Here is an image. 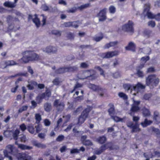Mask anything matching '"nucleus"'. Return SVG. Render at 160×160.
Segmentation results:
<instances>
[{"label":"nucleus","instance_id":"obj_3","mask_svg":"<svg viewBox=\"0 0 160 160\" xmlns=\"http://www.w3.org/2000/svg\"><path fill=\"white\" fill-rule=\"evenodd\" d=\"M133 26L134 23L133 22L129 20L127 23L122 26V30L124 32L132 34L134 32Z\"/></svg>","mask_w":160,"mask_h":160},{"label":"nucleus","instance_id":"obj_22","mask_svg":"<svg viewBox=\"0 0 160 160\" xmlns=\"http://www.w3.org/2000/svg\"><path fill=\"white\" fill-rule=\"evenodd\" d=\"M67 72L66 67L60 68L55 71V73L57 74H62Z\"/></svg>","mask_w":160,"mask_h":160},{"label":"nucleus","instance_id":"obj_49","mask_svg":"<svg viewBox=\"0 0 160 160\" xmlns=\"http://www.w3.org/2000/svg\"><path fill=\"white\" fill-rule=\"evenodd\" d=\"M79 150L77 148H73L71 149L70 153L71 154L79 153Z\"/></svg>","mask_w":160,"mask_h":160},{"label":"nucleus","instance_id":"obj_1","mask_svg":"<svg viewBox=\"0 0 160 160\" xmlns=\"http://www.w3.org/2000/svg\"><path fill=\"white\" fill-rule=\"evenodd\" d=\"M23 57L21 58L23 62L27 63L29 61H37L39 56L32 51H26L22 52Z\"/></svg>","mask_w":160,"mask_h":160},{"label":"nucleus","instance_id":"obj_16","mask_svg":"<svg viewBox=\"0 0 160 160\" xmlns=\"http://www.w3.org/2000/svg\"><path fill=\"white\" fill-rule=\"evenodd\" d=\"M32 143L34 146L38 148L43 149L46 148V146L45 144H42L41 142H38L37 140L32 141Z\"/></svg>","mask_w":160,"mask_h":160},{"label":"nucleus","instance_id":"obj_56","mask_svg":"<svg viewBox=\"0 0 160 160\" xmlns=\"http://www.w3.org/2000/svg\"><path fill=\"white\" fill-rule=\"evenodd\" d=\"M150 59V58L149 56H146L142 57L141 58V60L144 62L145 63L148 61Z\"/></svg>","mask_w":160,"mask_h":160},{"label":"nucleus","instance_id":"obj_38","mask_svg":"<svg viewBox=\"0 0 160 160\" xmlns=\"http://www.w3.org/2000/svg\"><path fill=\"white\" fill-rule=\"evenodd\" d=\"M83 145L86 146H91L93 145L92 142L90 140L88 139L82 143Z\"/></svg>","mask_w":160,"mask_h":160},{"label":"nucleus","instance_id":"obj_5","mask_svg":"<svg viewBox=\"0 0 160 160\" xmlns=\"http://www.w3.org/2000/svg\"><path fill=\"white\" fill-rule=\"evenodd\" d=\"M118 52L115 51H114L108 52H106L100 53V57L103 58H112L118 55Z\"/></svg>","mask_w":160,"mask_h":160},{"label":"nucleus","instance_id":"obj_63","mask_svg":"<svg viewBox=\"0 0 160 160\" xmlns=\"http://www.w3.org/2000/svg\"><path fill=\"white\" fill-rule=\"evenodd\" d=\"M103 36L96 37L93 38V40L97 42H98L101 41L103 38Z\"/></svg>","mask_w":160,"mask_h":160},{"label":"nucleus","instance_id":"obj_39","mask_svg":"<svg viewBox=\"0 0 160 160\" xmlns=\"http://www.w3.org/2000/svg\"><path fill=\"white\" fill-rule=\"evenodd\" d=\"M118 96L121 98H122L124 100H126L128 99V96L122 92H119L118 94Z\"/></svg>","mask_w":160,"mask_h":160},{"label":"nucleus","instance_id":"obj_12","mask_svg":"<svg viewBox=\"0 0 160 160\" xmlns=\"http://www.w3.org/2000/svg\"><path fill=\"white\" fill-rule=\"evenodd\" d=\"M140 109V108L138 106L135 105H132L129 114L131 116H134L135 113L138 112Z\"/></svg>","mask_w":160,"mask_h":160},{"label":"nucleus","instance_id":"obj_62","mask_svg":"<svg viewBox=\"0 0 160 160\" xmlns=\"http://www.w3.org/2000/svg\"><path fill=\"white\" fill-rule=\"evenodd\" d=\"M145 64L144 63H140V64L137 66L136 68V70H140L142 69L143 68H144V66Z\"/></svg>","mask_w":160,"mask_h":160},{"label":"nucleus","instance_id":"obj_44","mask_svg":"<svg viewBox=\"0 0 160 160\" xmlns=\"http://www.w3.org/2000/svg\"><path fill=\"white\" fill-rule=\"evenodd\" d=\"M20 129L22 132L25 131L27 129V126L25 125L24 123L21 124L19 126Z\"/></svg>","mask_w":160,"mask_h":160},{"label":"nucleus","instance_id":"obj_8","mask_svg":"<svg viewBox=\"0 0 160 160\" xmlns=\"http://www.w3.org/2000/svg\"><path fill=\"white\" fill-rule=\"evenodd\" d=\"M94 72V70L93 69H90L85 71L83 73L84 74H87L88 76H85L83 79H88L91 80H95L96 78V77L94 74H91L90 72Z\"/></svg>","mask_w":160,"mask_h":160},{"label":"nucleus","instance_id":"obj_9","mask_svg":"<svg viewBox=\"0 0 160 160\" xmlns=\"http://www.w3.org/2000/svg\"><path fill=\"white\" fill-rule=\"evenodd\" d=\"M17 157L18 160H32L31 156L25 153H20L17 154Z\"/></svg>","mask_w":160,"mask_h":160},{"label":"nucleus","instance_id":"obj_42","mask_svg":"<svg viewBox=\"0 0 160 160\" xmlns=\"http://www.w3.org/2000/svg\"><path fill=\"white\" fill-rule=\"evenodd\" d=\"M95 69H97L100 72V75H102L104 77L105 76V75L104 74V72L103 70L100 67L98 66H96L95 68Z\"/></svg>","mask_w":160,"mask_h":160},{"label":"nucleus","instance_id":"obj_64","mask_svg":"<svg viewBox=\"0 0 160 160\" xmlns=\"http://www.w3.org/2000/svg\"><path fill=\"white\" fill-rule=\"evenodd\" d=\"M42 8L43 11H47L49 10V7L46 4H43L42 6Z\"/></svg>","mask_w":160,"mask_h":160},{"label":"nucleus","instance_id":"obj_17","mask_svg":"<svg viewBox=\"0 0 160 160\" xmlns=\"http://www.w3.org/2000/svg\"><path fill=\"white\" fill-rule=\"evenodd\" d=\"M17 2H15V1L13 2L9 1L5 2L3 4V5L6 7L11 8H15L16 6Z\"/></svg>","mask_w":160,"mask_h":160},{"label":"nucleus","instance_id":"obj_37","mask_svg":"<svg viewBox=\"0 0 160 160\" xmlns=\"http://www.w3.org/2000/svg\"><path fill=\"white\" fill-rule=\"evenodd\" d=\"M152 131L156 134L157 137L160 138V130L158 129L153 128Z\"/></svg>","mask_w":160,"mask_h":160},{"label":"nucleus","instance_id":"obj_13","mask_svg":"<svg viewBox=\"0 0 160 160\" xmlns=\"http://www.w3.org/2000/svg\"><path fill=\"white\" fill-rule=\"evenodd\" d=\"M107 140L106 137L105 135H103L96 138L95 141L100 144H105Z\"/></svg>","mask_w":160,"mask_h":160},{"label":"nucleus","instance_id":"obj_19","mask_svg":"<svg viewBox=\"0 0 160 160\" xmlns=\"http://www.w3.org/2000/svg\"><path fill=\"white\" fill-rule=\"evenodd\" d=\"M155 77V75H151L148 76L146 79V83L148 86L150 85L154 80V78Z\"/></svg>","mask_w":160,"mask_h":160},{"label":"nucleus","instance_id":"obj_23","mask_svg":"<svg viewBox=\"0 0 160 160\" xmlns=\"http://www.w3.org/2000/svg\"><path fill=\"white\" fill-rule=\"evenodd\" d=\"M5 64L8 67L18 65V64L13 60H7L5 61Z\"/></svg>","mask_w":160,"mask_h":160},{"label":"nucleus","instance_id":"obj_27","mask_svg":"<svg viewBox=\"0 0 160 160\" xmlns=\"http://www.w3.org/2000/svg\"><path fill=\"white\" fill-rule=\"evenodd\" d=\"M44 108L45 110L49 112L52 109L51 104L50 103L46 102L44 104Z\"/></svg>","mask_w":160,"mask_h":160},{"label":"nucleus","instance_id":"obj_47","mask_svg":"<svg viewBox=\"0 0 160 160\" xmlns=\"http://www.w3.org/2000/svg\"><path fill=\"white\" fill-rule=\"evenodd\" d=\"M28 108V106H23L21 108H19L18 110V112L19 113H21L22 112L27 110Z\"/></svg>","mask_w":160,"mask_h":160},{"label":"nucleus","instance_id":"obj_59","mask_svg":"<svg viewBox=\"0 0 160 160\" xmlns=\"http://www.w3.org/2000/svg\"><path fill=\"white\" fill-rule=\"evenodd\" d=\"M20 141L22 142H25L27 140V139L26 136L24 135H22V136L20 138Z\"/></svg>","mask_w":160,"mask_h":160},{"label":"nucleus","instance_id":"obj_6","mask_svg":"<svg viewBox=\"0 0 160 160\" xmlns=\"http://www.w3.org/2000/svg\"><path fill=\"white\" fill-rule=\"evenodd\" d=\"M107 9L104 8L101 10L97 14L96 17L99 18V22H103L106 20L107 19L106 11Z\"/></svg>","mask_w":160,"mask_h":160},{"label":"nucleus","instance_id":"obj_34","mask_svg":"<svg viewBox=\"0 0 160 160\" xmlns=\"http://www.w3.org/2000/svg\"><path fill=\"white\" fill-rule=\"evenodd\" d=\"M35 118L36 120L35 123L38 124H39L42 119L41 115L39 113L36 114L35 115Z\"/></svg>","mask_w":160,"mask_h":160},{"label":"nucleus","instance_id":"obj_33","mask_svg":"<svg viewBox=\"0 0 160 160\" xmlns=\"http://www.w3.org/2000/svg\"><path fill=\"white\" fill-rule=\"evenodd\" d=\"M111 119H112L115 122H123V119L116 116L112 115L110 116Z\"/></svg>","mask_w":160,"mask_h":160},{"label":"nucleus","instance_id":"obj_51","mask_svg":"<svg viewBox=\"0 0 160 160\" xmlns=\"http://www.w3.org/2000/svg\"><path fill=\"white\" fill-rule=\"evenodd\" d=\"M89 65L85 62H82L80 65V68H88Z\"/></svg>","mask_w":160,"mask_h":160},{"label":"nucleus","instance_id":"obj_57","mask_svg":"<svg viewBox=\"0 0 160 160\" xmlns=\"http://www.w3.org/2000/svg\"><path fill=\"white\" fill-rule=\"evenodd\" d=\"M155 23L154 21L151 20L148 22V25L149 26H151L152 28H154L155 26Z\"/></svg>","mask_w":160,"mask_h":160},{"label":"nucleus","instance_id":"obj_28","mask_svg":"<svg viewBox=\"0 0 160 160\" xmlns=\"http://www.w3.org/2000/svg\"><path fill=\"white\" fill-rule=\"evenodd\" d=\"M18 148L22 150H30L32 149V147L25 145L23 144H19L18 145Z\"/></svg>","mask_w":160,"mask_h":160},{"label":"nucleus","instance_id":"obj_46","mask_svg":"<svg viewBox=\"0 0 160 160\" xmlns=\"http://www.w3.org/2000/svg\"><path fill=\"white\" fill-rule=\"evenodd\" d=\"M77 9H78V7H73L67 10L68 13H74L76 12Z\"/></svg>","mask_w":160,"mask_h":160},{"label":"nucleus","instance_id":"obj_14","mask_svg":"<svg viewBox=\"0 0 160 160\" xmlns=\"http://www.w3.org/2000/svg\"><path fill=\"white\" fill-rule=\"evenodd\" d=\"M108 106L109 108L108 110L109 115L110 116L114 115L115 113V111L114 104L112 103H111L108 104Z\"/></svg>","mask_w":160,"mask_h":160},{"label":"nucleus","instance_id":"obj_20","mask_svg":"<svg viewBox=\"0 0 160 160\" xmlns=\"http://www.w3.org/2000/svg\"><path fill=\"white\" fill-rule=\"evenodd\" d=\"M145 87V86L140 82H138L136 85L133 87V88L134 91H138L140 89H144Z\"/></svg>","mask_w":160,"mask_h":160},{"label":"nucleus","instance_id":"obj_48","mask_svg":"<svg viewBox=\"0 0 160 160\" xmlns=\"http://www.w3.org/2000/svg\"><path fill=\"white\" fill-rule=\"evenodd\" d=\"M109 12L111 13H114L116 12V8L113 6H111L109 8Z\"/></svg>","mask_w":160,"mask_h":160},{"label":"nucleus","instance_id":"obj_32","mask_svg":"<svg viewBox=\"0 0 160 160\" xmlns=\"http://www.w3.org/2000/svg\"><path fill=\"white\" fill-rule=\"evenodd\" d=\"M20 133V131L18 129H16L14 132L12 134L13 138L15 140H17L18 139V137Z\"/></svg>","mask_w":160,"mask_h":160},{"label":"nucleus","instance_id":"obj_45","mask_svg":"<svg viewBox=\"0 0 160 160\" xmlns=\"http://www.w3.org/2000/svg\"><path fill=\"white\" fill-rule=\"evenodd\" d=\"M152 94L150 93L145 94L143 97V99L145 100H148L152 97Z\"/></svg>","mask_w":160,"mask_h":160},{"label":"nucleus","instance_id":"obj_30","mask_svg":"<svg viewBox=\"0 0 160 160\" xmlns=\"http://www.w3.org/2000/svg\"><path fill=\"white\" fill-rule=\"evenodd\" d=\"M90 7V3H87L78 7V9L81 11Z\"/></svg>","mask_w":160,"mask_h":160},{"label":"nucleus","instance_id":"obj_7","mask_svg":"<svg viewBox=\"0 0 160 160\" xmlns=\"http://www.w3.org/2000/svg\"><path fill=\"white\" fill-rule=\"evenodd\" d=\"M53 106L59 111L63 110L65 107V104L63 102H60L59 99H56L53 103Z\"/></svg>","mask_w":160,"mask_h":160},{"label":"nucleus","instance_id":"obj_4","mask_svg":"<svg viewBox=\"0 0 160 160\" xmlns=\"http://www.w3.org/2000/svg\"><path fill=\"white\" fill-rule=\"evenodd\" d=\"M90 111V108H87L82 111L81 115L78 118L77 124H82L84 122L86 119L88 118Z\"/></svg>","mask_w":160,"mask_h":160},{"label":"nucleus","instance_id":"obj_26","mask_svg":"<svg viewBox=\"0 0 160 160\" xmlns=\"http://www.w3.org/2000/svg\"><path fill=\"white\" fill-rule=\"evenodd\" d=\"M152 122L151 120H148L147 118H145L143 122L141 123V124L143 127H146L147 126L150 125Z\"/></svg>","mask_w":160,"mask_h":160},{"label":"nucleus","instance_id":"obj_35","mask_svg":"<svg viewBox=\"0 0 160 160\" xmlns=\"http://www.w3.org/2000/svg\"><path fill=\"white\" fill-rule=\"evenodd\" d=\"M98 86L92 83H90L88 84V87L90 89H92L94 91H97V89L98 88Z\"/></svg>","mask_w":160,"mask_h":160},{"label":"nucleus","instance_id":"obj_36","mask_svg":"<svg viewBox=\"0 0 160 160\" xmlns=\"http://www.w3.org/2000/svg\"><path fill=\"white\" fill-rule=\"evenodd\" d=\"M79 22V21H74L71 22V27L74 28H77L79 27L78 23Z\"/></svg>","mask_w":160,"mask_h":160},{"label":"nucleus","instance_id":"obj_58","mask_svg":"<svg viewBox=\"0 0 160 160\" xmlns=\"http://www.w3.org/2000/svg\"><path fill=\"white\" fill-rule=\"evenodd\" d=\"M111 149H110V150H118L119 148V147L118 146L113 144L112 142L111 144Z\"/></svg>","mask_w":160,"mask_h":160},{"label":"nucleus","instance_id":"obj_60","mask_svg":"<svg viewBox=\"0 0 160 160\" xmlns=\"http://www.w3.org/2000/svg\"><path fill=\"white\" fill-rule=\"evenodd\" d=\"M82 106L79 107L76 110H75L73 112V113L74 115H76L77 113L78 112H80L82 110Z\"/></svg>","mask_w":160,"mask_h":160},{"label":"nucleus","instance_id":"obj_50","mask_svg":"<svg viewBox=\"0 0 160 160\" xmlns=\"http://www.w3.org/2000/svg\"><path fill=\"white\" fill-rule=\"evenodd\" d=\"M53 84L55 85H58L60 83L59 78H55L52 81Z\"/></svg>","mask_w":160,"mask_h":160},{"label":"nucleus","instance_id":"obj_15","mask_svg":"<svg viewBox=\"0 0 160 160\" xmlns=\"http://www.w3.org/2000/svg\"><path fill=\"white\" fill-rule=\"evenodd\" d=\"M135 44L133 42H131L128 43V45L125 47V49L127 50L135 52Z\"/></svg>","mask_w":160,"mask_h":160},{"label":"nucleus","instance_id":"obj_40","mask_svg":"<svg viewBox=\"0 0 160 160\" xmlns=\"http://www.w3.org/2000/svg\"><path fill=\"white\" fill-rule=\"evenodd\" d=\"M67 37L69 39H73L74 37V34L71 32H68L67 34Z\"/></svg>","mask_w":160,"mask_h":160},{"label":"nucleus","instance_id":"obj_11","mask_svg":"<svg viewBox=\"0 0 160 160\" xmlns=\"http://www.w3.org/2000/svg\"><path fill=\"white\" fill-rule=\"evenodd\" d=\"M44 52L48 53H55L57 52V49L55 47L52 46H48L45 48H44L42 49Z\"/></svg>","mask_w":160,"mask_h":160},{"label":"nucleus","instance_id":"obj_2","mask_svg":"<svg viewBox=\"0 0 160 160\" xmlns=\"http://www.w3.org/2000/svg\"><path fill=\"white\" fill-rule=\"evenodd\" d=\"M151 4L149 3H146L144 5L143 14L144 16H147L149 19L155 18L157 20L159 21L160 18H158V16H160V13H158L157 15H154L151 12H149Z\"/></svg>","mask_w":160,"mask_h":160},{"label":"nucleus","instance_id":"obj_29","mask_svg":"<svg viewBox=\"0 0 160 160\" xmlns=\"http://www.w3.org/2000/svg\"><path fill=\"white\" fill-rule=\"evenodd\" d=\"M142 113L143 116L147 117L150 115L151 113L148 109L145 108H144L142 109Z\"/></svg>","mask_w":160,"mask_h":160},{"label":"nucleus","instance_id":"obj_21","mask_svg":"<svg viewBox=\"0 0 160 160\" xmlns=\"http://www.w3.org/2000/svg\"><path fill=\"white\" fill-rule=\"evenodd\" d=\"M27 130L31 134H36L34 128L32 124H29L27 126Z\"/></svg>","mask_w":160,"mask_h":160},{"label":"nucleus","instance_id":"obj_41","mask_svg":"<svg viewBox=\"0 0 160 160\" xmlns=\"http://www.w3.org/2000/svg\"><path fill=\"white\" fill-rule=\"evenodd\" d=\"M84 57L85 52L82 51L81 52H79L78 56L77 57V58L79 60L82 59L84 58Z\"/></svg>","mask_w":160,"mask_h":160},{"label":"nucleus","instance_id":"obj_52","mask_svg":"<svg viewBox=\"0 0 160 160\" xmlns=\"http://www.w3.org/2000/svg\"><path fill=\"white\" fill-rule=\"evenodd\" d=\"M121 73L117 71L113 74V77L114 78H117L120 77Z\"/></svg>","mask_w":160,"mask_h":160},{"label":"nucleus","instance_id":"obj_53","mask_svg":"<svg viewBox=\"0 0 160 160\" xmlns=\"http://www.w3.org/2000/svg\"><path fill=\"white\" fill-rule=\"evenodd\" d=\"M64 137L63 135H59L57 138L56 140L58 142H61L64 139Z\"/></svg>","mask_w":160,"mask_h":160},{"label":"nucleus","instance_id":"obj_31","mask_svg":"<svg viewBox=\"0 0 160 160\" xmlns=\"http://www.w3.org/2000/svg\"><path fill=\"white\" fill-rule=\"evenodd\" d=\"M131 129H132L131 132L132 133L139 132L141 131L140 129L138 127L137 122L135 123L134 125L133 126V127Z\"/></svg>","mask_w":160,"mask_h":160},{"label":"nucleus","instance_id":"obj_25","mask_svg":"<svg viewBox=\"0 0 160 160\" xmlns=\"http://www.w3.org/2000/svg\"><path fill=\"white\" fill-rule=\"evenodd\" d=\"M118 42L117 41H115L114 42H111L109 43H107L105 46V48H108L111 47H114L116 45Z\"/></svg>","mask_w":160,"mask_h":160},{"label":"nucleus","instance_id":"obj_55","mask_svg":"<svg viewBox=\"0 0 160 160\" xmlns=\"http://www.w3.org/2000/svg\"><path fill=\"white\" fill-rule=\"evenodd\" d=\"M136 71H137L136 74L139 77L142 78L143 77V73L142 71L139 70H136Z\"/></svg>","mask_w":160,"mask_h":160},{"label":"nucleus","instance_id":"obj_24","mask_svg":"<svg viewBox=\"0 0 160 160\" xmlns=\"http://www.w3.org/2000/svg\"><path fill=\"white\" fill-rule=\"evenodd\" d=\"M34 16L35 17L34 18L32 19V21L35 24L37 27L38 28L40 26V21L39 19L38 18L37 14H35Z\"/></svg>","mask_w":160,"mask_h":160},{"label":"nucleus","instance_id":"obj_54","mask_svg":"<svg viewBox=\"0 0 160 160\" xmlns=\"http://www.w3.org/2000/svg\"><path fill=\"white\" fill-rule=\"evenodd\" d=\"M52 34L56 35H59V36L61 35V32L57 30H53L52 31Z\"/></svg>","mask_w":160,"mask_h":160},{"label":"nucleus","instance_id":"obj_18","mask_svg":"<svg viewBox=\"0 0 160 160\" xmlns=\"http://www.w3.org/2000/svg\"><path fill=\"white\" fill-rule=\"evenodd\" d=\"M66 72H74L78 70L77 66H70L66 67Z\"/></svg>","mask_w":160,"mask_h":160},{"label":"nucleus","instance_id":"obj_43","mask_svg":"<svg viewBox=\"0 0 160 160\" xmlns=\"http://www.w3.org/2000/svg\"><path fill=\"white\" fill-rule=\"evenodd\" d=\"M62 118H60L57 122V124L56 126L54 128V130L55 131L58 130L59 129V124L60 123L62 122Z\"/></svg>","mask_w":160,"mask_h":160},{"label":"nucleus","instance_id":"obj_61","mask_svg":"<svg viewBox=\"0 0 160 160\" xmlns=\"http://www.w3.org/2000/svg\"><path fill=\"white\" fill-rule=\"evenodd\" d=\"M35 128H36V130L35 133H38L41 130V128L40 127V124H38L37 126H36L35 127Z\"/></svg>","mask_w":160,"mask_h":160},{"label":"nucleus","instance_id":"obj_10","mask_svg":"<svg viewBox=\"0 0 160 160\" xmlns=\"http://www.w3.org/2000/svg\"><path fill=\"white\" fill-rule=\"evenodd\" d=\"M14 148L13 145L11 144L8 145L6 147V150L3 151L5 156H7L8 153L14 154L13 150Z\"/></svg>","mask_w":160,"mask_h":160}]
</instances>
